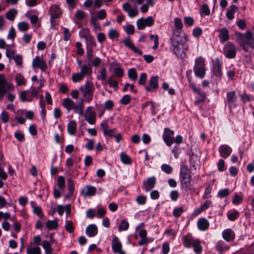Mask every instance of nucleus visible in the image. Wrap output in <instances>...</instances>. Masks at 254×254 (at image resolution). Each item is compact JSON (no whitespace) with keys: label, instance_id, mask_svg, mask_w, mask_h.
I'll return each mask as SVG.
<instances>
[{"label":"nucleus","instance_id":"f257e3e1","mask_svg":"<svg viewBox=\"0 0 254 254\" xmlns=\"http://www.w3.org/2000/svg\"><path fill=\"white\" fill-rule=\"evenodd\" d=\"M171 41L175 54L180 58H183L188 48L186 44L187 37L185 34L183 32L173 31Z\"/></svg>","mask_w":254,"mask_h":254},{"label":"nucleus","instance_id":"f03ea898","mask_svg":"<svg viewBox=\"0 0 254 254\" xmlns=\"http://www.w3.org/2000/svg\"><path fill=\"white\" fill-rule=\"evenodd\" d=\"M235 36L240 45L245 51H248V48L247 46L252 49L254 48L253 34L250 31H247L245 34L236 32L235 33Z\"/></svg>","mask_w":254,"mask_h":254},{"label":"nucleus","instance_id":"7ed1b4c3","mask_svg":"<svg viewBox=\"0 0 254 254\" xmlns=\"http://www.w3.org/2000/svg\"><path fill=\"white\" fill-rule=\"evenodd\" d=\"M180 175L182 188L186 190L190 189L191 187V177L187 165H183L181 166Z\"/></svg>","mask_w":254,"mask_h":254},{"label":"nucleus","instance_id":"20e7f679","mask_svg":"<svg viewBox=\"0 0 254 254\" xmlns=\"http://www.w3.org/2000/svg\"><path fill=\"white\" fill-rule=\"evenodd\" d=\"M195 75L200 78H202L205 74V64L204 60L201 58L195 60V64L193 67Z\"/></svg>","mask_w":254,"mask_h":254},{"label":"nucleus","instance_id":"39448f33","mask_svg":"<svg viewBox=\"0 0 254 254\" xmlns=\"http://www.w3.org/2000/svg\"><path fill=\"white\" fill-rule=\"evenodd\" d=\"M82 92L85 100L87 102H90L92 100L94 87L91 81H87L84 86H81L79 88Z\"/></svg>","mask_w":254,"mask_h":254},{"label":"nucleus","instance_id":"423d86ee","mask_svg":"<svg viewBox=\"0 0 254 254\" xmlns=\"http://www.w3.org/2000/svg\"><path fill=\"white\" fill-rule=\"evenodd\" d=\"M223 53L229 59L235 58L236 53V48L232 43H227L224 47Z\"/></svg>","mask_w":254,"mask_h":254},{"label":"nucleus","instance_id":"0eeeda50","mask_svg":"<svg viewBox=\"0 0 254 254\" xmlns=\"http://www.w3.org/2000/svg\"><path fill=\"white\" fill-rule=\"evenodd\" d=\"M174 134L173 130H171L169 128H165L163 134V138L164 142L168 146H170L174 142Z\"/></svg>","mask_w":254,"mask_h":254},{"label":"nucleus","instance_id":"6e6552de","mask_svg":"<svg viewBox=\"0 0 254 254\" xmlns=\"http://www.w3.org/2000/svg\"><path fill=\"white\" fill-rule=\"evenodd\" d=\"M85 120L90 125H93L96 122V113L92 110V107H88L84 114Z\"/></svg>","mask_w":254,"mask_h":254},{"label":"nucleus","instance_id":"1a4fd4ad","mask_svg":"<svg viewBox=\"0 0 254 254\" xmlns=\"http://www.w3.org/2000/svg\"><path fill=\"white\" fill-rule=\"evenodd\" d=\"M122 245L118 237L115 236L112 240V249L114 253L118 254H125V252L122 250Z\"/></svg>","mask_w":254,"mask_h":254},{"label":"nucleus","instance_id":"9d476101","mask_svg":"<svg viewBox=\"0 0 254 254\" xmlns=\"http://www.w3.org/2000/svg\"><path fill=\"white\" fill-rule=\"evenodd\" d=\"M159 77L157 76H152L149 81V86L145 87L147 91H154L157 90L159 87L158 84Z\"/></svg>","mask_w":254,"mask_h":254},{"label":"nucleus","instance_id":"9b49d317","mask_svg":"<svg viewBox=\"0 0 254 254\" xmlns=\"http://www.w3.org/2000/svg\"><path fill=\"white\" fill-rule=\"evenodd\" d=\"M32 66L33 67L39 68L43 71H45L47 68L45 62L38 56L33 60Z\"/></svg>","mask_w":254,"mask_h":254},{"label":"nucleus","instance_id":"f8f14e48","mask_svg":"<svg viewBox=\"0 0 254 254\" xmlns=\"http://www.w3.org/2000/svg\"><path fill=\"white\" fill-rule=\"evenodd\" d=\"M123 9L127 12L129 16L133 17L136 16L138 13V11L136 7L132 8L131 4L129 2H126L123 5Z\"/></svg>","mask_w":254,"mask_h":254},{"label":"nucleus","instance_id":"ddd939ff","mask_svg":"<svg viewBox=\"0 0 254 254\" xmlns=\"http://www.w3.org/2000/svg\"><path fill=\"white\" fill-rule=\"evenodd\" d=\"M156 180L154 177L148 178L146 180L143 181V186L145 190L149 191L153 189L156 184Z\"/></svg>","mask_w":254,"mask_h":254},{"label":"nucleus","instance_id":"4468645a","mask_svg":"<svg viewBox=\"0 0 254 254\" xmlns=\"http://www.w3.org/2000/svg\"><path fill=\"white\" fill-rule=\"evenodd\" d=\"M232 151V149L227 145H221L219 148L220 156L224 158L229 157Z\"/></svg>","mask_w":254,"mask_h":254},{"label":"nucleus","instance_id":"2eb2a0df","mask_svg":"<svg viewBox=\"0 0 254 254\" xmlns=\"http://www.w3.org/2000/svg\"><path fill=\"white\" fill-rule=\"evenodd\" d=\"M123 42L127 47L131 49L135 53L138 54L139 55H142V52L141 51L138 50L135 47L133 43L131 41L129 37L125 38Z\"/></svg>","mask_w":254,"mask_h":254},{"label":"nucleus","instance_id":"dca6fc26","mask_svg":"<svg viewBox=\"0 0 254 254\" xmlns=\"http://www.w3.org/2000/svg\"><path fill=\"white\" fill-rule=\"evenodd\" d=\"M96 191V189L95 187L86 186L85 188L82 190L81 193L84 196L94 195Z\"/></svg>","mask_w":254,"mask_h":254},{"label":"nucleus","instance_id":"f3484780","mask_svg":"<svg viewBox=\"0 0 254 254\" xmlns=\"http://www.w3.org/2000/svg\"><path fill=\"white\" fill-rule=\"evenodd\" d=\"M223 238L228 242L232 241L235 238L234 232L230 229L225 230L222 233Z\"/></svg>","mask_w":254,"mask_h":254},{"label":"nucleus","instance_id":"a211bd4d","mask_svg":"<svg viewBox=\"0 0 254 254\" xmlns=\"http://www.w3.org/2000/svg\"><path fill=\"white\" fill-rule=\"evenodd\" d=\"M98 229L94 224L88 225L86 229V233L90 237H94L97 234Z\"/></svg>","mask_w":254,"mask_h":254},{"label":"nucleus","instance_id":"6ab92c4d","mask_svg":"<svg viewBox=\"0 0 254 254\" xmlns=\"http://www.w3.org/2000/svg\"><path fill=\"white\" fill-rule=\"evenodd\" d=\"M197 226L199 230L204 231L207 230L209 226L208 221L204 218H201L197 221Z\"/></svg>","mask_w":254,"mask_h":254},{"label":"nucleus","instance_id":"aec40b11","mask_svg":"<svg viewBox=\"0 0 254 254\" xmlns=\"http://www.w3.org/2000/svg\"><path fill=\"white\" fill-rule=\"evenodd\" d=\"M49 13L51 17L59 18L62 12L60 8L57 5H53L49 9Z\"/></svg>","mask_w":254,"mask_h":254},{"label":"nucleus","instance_id":"412c9836","mask_svg":"<svg viewBox=\"0 0 254 254\" xmlns=\"http://www.w3.org/2000/svg\"><path fill=\"white\" fill-rule=\"evenodd\" d=\"M62 104L68 111H70L74 108L76 105L75 103L69 98L64 99Z\"/></svg>","mask_w":254,"mask_h":254},{"label":"nucleus","instance_id":"4be33fe9","mask_svg":"<svg viewBox=\"0 0 254 254\" xmlns=\"http://www.w3.org/2000/svg\"><path fill=\"white\" fill-rule=\"evenodd\" d=\"M219 36L221 42H224L227 41L229 38L228 30L226 28L220 29Z\"/></svg>","mask_w":254,"mask_h":254},{"label":"nucleus","instance_id":"5701e85b","mask_svg":"<svg viewBox=\"0 0 254 254\" xmlns=\"http://www.w3.org/2000/svg\"><path fill=\"white\" fill-rule=\"evenodd\" d=\"M213 72L214 75L218 77L222 75L221 65L219 62H216L213 66Z\"/></svg>","mask_w":254,"mask_h":254},{"label":"nucleus","instance_id":"b1692460","mask_svg":"<svg viewBox=\"0 0 254 254\" xmlns=\"http://www.w3.org/2000/svg\"><path fill=\"white\" fill-rule=\"evenodd\" d=\"M76 130V123L72 120L69 122L67 126V131L71 135L75 134Z\"/></svg>","mask_w":254,"mask_h":254},{"label":"nucleus","instance_id":"393cba45","mask_svg":"<svg viewBox=\"0 0 254 254\" xmlns=\"http://www.w3.org/2000/svg\"><path fill=\"white\" fill-rule=\"evenodd\" d=\"M194 248V252L199 254L202 252V248L200 246V241L198 239H195L193 241V243L192 245Z\"/></svg>","mask_w":254,"mask_h":254},{"label":"nucleus","instance_id":"a878e982","mask_svg":"<svg viewBox=\"0 0 254 254\" xmlns=\"http://www.w3.org/2000/svg\"><path fill=\"white\" fill-rule=\"evenodd\" d=\"M183 240L184 246L190 248L193 243V241L194 240L190 236L188 235L183 237Z\"/></svg>","mask_w":254,"mask_h":254},{"label":"nucleus","instance_id":"bb28decb","mask_svg":"<svg viewBox=\"0 0 254 254\" xmlns=\"http://www.w3.org/2000/svg\"><path fill=\"white\" fill-rule=\"evenodd\" d=\"M175 29L173 30V31L183 32V24L181 20L179 18H176L175 19Z\"/></svg>","mask_w":254,"mask_h":254},{"label":"nucleus","instance_id":"cd10ccee","mask_svg":"<svg viewBox=\"0 0 254 254\" xmlns=\"http://www.w3.org/2000/svg\"><path fill=\"white\" fill-rule=\"evenodd\" d=\"M227 246L224 245V242L222 241L218 242L216 246V249L220 254H222L224 252L229 249Z\"/></svg>","mask_w":254,"mask_h":254},{"label":"nucleus","instance_id":"c85d7f7f","mask_svg":"<svg viewBox=\"0 0 254 254\" xmlns=\"http://www.w3.org/2000/svg\"><path fill=\"white\" fill-rule=\"evenodd\" d=\"M17 12V11L15 9H11L6 13L5 16L8 20L13 21Z\"/></svg>","mask_w":254,"mask_h":254},{"label":"nucleus","instance_id":"c756f323","mask_svg":"<svg viewBox=\"0 0 254 254\" xmlns=\"http://www.w3.org/2000/svg\"><path fill=\"white\" fill-rule=\"evenodd\" d=\"M227 102L234 104L236 101L237 97L235 91L229 92L227 93Z\"/></svg>","mask_w":254,"mask_h":254},{"label":"nucleus","instance_id":"7c9ffc66","mask_svg":"<svg viewBox=\"0 0 254 254\" xmlns=\"http://www.w3.org/2000/svg\"><path fill=\"white\" fill-rule=\"evenodd\" d=\"M31 204L33 206L34 213L37 215L38 216H39V217H40V218H42L44 215L41 207L39 206L34 205V204H35V203L34 202L32 201Z\"/></svg>","mask_w":254,"mask_h":254},{"label":"nucleus","instance_id":"2f4dec72","mask_svg":"<svg viewBox=\"0 0 254 254\" xmlns=\"http://www.w3.org/2000/svg\"><path fill=\"white\" fill-rule=\"evenodd\" d=\"M58 224L56 220H48L46 223V227L49 230L56 229L58 228Z\"/></svg>","mask_w":254,"mask_h":254},{"label":"nucleus","instance_id":"473e14b6","mask_svg":"<svg viewBox=\"0 0 254 254\" xmlns=\"http://www.w3.org/2000/svg\"><path fill=\"white\" fill-rule=\"evenodd\" d=\"M127 75L130 79L132 81H135L137 78V74L135 69L133 68H130L127 72Z\"/></svg>","mask_w":254,"mask_h":254},{"label":"nucleus","instance_id":"72a5a7b5","mask_svg":"<svg viewBox=\"0 0 254 254\" xmlns=\"http://www.w3.org/2000/svg\"><path fill=\"white\" fill-rule=\"evenodd\" d=\"M199 157L196 155H194L193 153L191 155H190V161L191 164V166L194 168V169L195 170V165L197 164V163L199 162Z\"/></svg>","mask_w":254,"mask_h":254},{"label":"nucleus","instance_id":"f704fd0d","mask_svg":"<svg viewBox=\"0 0 254 254\" xmlns=\"http://www.w3.org/2000/svg\"><path fill=\"white\" fill-rule=\"evenodd\" d=\"M121 159L122 162L126 164H130L131 163L130 158L126 153L122 152L121 153Z\"/></svg>","mask_w":254,"mask_h":254},{"label":"nucleus","instance_id":"c9c22d12","mask_svg":"<svg viewBox=\"0 0 254 254\" xmlns=\"http://www.w3.org/2000/svg\"><path fill=\"white\" fill-rule=\"evenodd\" d=\"M42 247L45 250L47 254H51L53 252V249L51 247V245L47 241H43Z\"/></svg>","mask_w":254,"mask_h":254},{"label":"nucleus","instance_id":"e433bc0d","mask_svg":"<svg viewBox=\"0 0 254 254\" xmlns=\"http://www.w3.org/2000/svg\"><path fill=\"white\" fill-rule=\"evenodd\" d=\"M84 77V76L83 75V73H81L80 72L73 74L72 75V79L74 82H76L82 80Z\"/></svg>","mask_w":254,"mask_h":254},{"label":"nucleus","instance_id":"4c0bfd02","mask_svg":"<svg viewBox=\"0 0 254 254\" xmlns=\"http://www.w3.org/2000/svg\"><path fill=\"white\" fill-rule=\"evenodd\" d=\"M65 229L69 233H72L74 231V227L71 220L66 221L65 225Z\"/></svg>","mask_w":254,"mask_h":254},{"label":"nucleus","instance_id":"58836bf2","mask_svg":"<svg viewBox=\"0 0 254 254\" xmlns=\"http://www.w3.org/2000/svg\"><path fill=\"white\" fill-rule=\"evenodd\" d=\"M27 254H41V250L39 247H33L27 249Z\"/></svg>","mask_w":254,"mask_h":254},{"label":"nucleus","instance_id":"ea45409f","mask_svg":"<svg viewBox=\"0 0 254 254\" xmlns=\"http://www.w3.org/2000/svg\"><path fill=\"white\" fill-rule=\"evenodd\" d=\"M58 185L60 189L62 190L65 187V180L63 176H59L57 180Z\"/></svg>","mask_w":254,"mask_h":254},{"label":"nucleus","instance_id":"a19ab883","mask_svg":"<svg viewBox=\"0 0 254 254\" xmlns=\"http://www.w3.org/2000/svg\"><path fill=\"white\" fill-rule=\"evenodd\" d=\"M18 27L19 30L26 31L29 29V25L26 22H21L18 23Z\"/></svg>","mask_w":254,"mask_h":254},{"label":"nucleus","instance_id":"79ce46f5","mask_svg":"<svg viewBox=\"0 0 254 254\" xmlns=\"http://www.w3.org/2000/svg\"><path fill=\"white\" fill-rule=\"evenodd\" d=\"M82 102V100H81L80 104L78 106L75 105L74 108L73 109L76 113L80 115H83V114Z\"/></svg>","mask_w":254,"mask_h":254},{"label":"nucleus","instance_id":"37998d69","mask_svg":"<svg viewBox=\"0 0 254 254\" xmlns=\"http://www.w3.org/2000/svg\"><path fill=\"white\" fill-rule=\"evenodd\" d=\"M15 79L18 85H23L25 84V80L20 74L16 75Z\"/></svg>","mask_w":254,"mask_h":254},{"label":"nucleus","instance_id":"c03bdc74","mask_svg":"<svg viewBox=\"0 0 254 254\" xmlns=\"http://www.w3.org/2000/svg\"><path fill=\"white\" fill-rule=\"evenodd\" d=\"M200 13H203L205 15L210 14V10L207 4H203L200 9Z\"/></svg>","mask_w":254,"mask_h":254},{"label":"nucleus","instance_id":"a18cd8bd","mask_svg":"<svg viewBox=\"0 0 254 254\" xmlns=\"http://www.w3.org/2000/svg\"><path fill=\"white\" fill-rule=\"evenodd\" d=\"M124 75V70L121 67L116 68L114 70V74H113L112 77H114L115 76L121 77Z\"/></svg>","mask_w":254,"mask_h":254},{"label":"nucleus","instance_id":"49530a36","mask_svg":"<svg viewBox=\"0 0 254 254\" xmlns=\"http://www.w3.org/2000/svg\"><path fill=\"white\" fill-rule=\"evenodd\" d=\"M150 39L154 40V45L153 47V49L155 50L158 47L159 45V37L158 35H150Z\"/></svg>","mask_w":254,"mask_h":254},{"label":"nucleus","instance_id":"de8ad7c7","mask_svg":"<svg viewBox=\"0 0 254 254\" xmlns=\"http://www.w3.org/2000/svg\"><path fill=\"white\" fill-rule=\"evenodd\" d=\"M85 15L86 13L84 11L81 10H79L76 11L75 14V17L76 19L78 20H82L85 18Z\"/></svg>","mask_w":254,"mask_h":254},{"label":"nucleus","instance_id":"09e8293b","mask_svg":"<svg viewBox=\"0 0 254 254\" xmlns=\"http://www.w3.org/2000/svg\"><path fill=\"white\" fill-rule=\"evenodd\" d=\"M90 66V65L89 66L83 65L81 67L80 72L83 73L84 76L85 74L90 73L91 72Z\"/></svg>","mask_w":254,"mask_h":254},{"label":"nucleus","instance_id":"8fccbe9b","mask_svg":"<svg viewBox=\"0 0 254 254\" xmlns=\"http://www.w3.org/2000/svg\"><path fill=\"white\" fill-rule=\"evenodd\" d=\"M161 169L163 172L168 174L171 173L173 171L172 167L165 164L161 166Z\"/></svg>","mask_w":254,"mask_h":254},{"label":"nucleus","instance_id":"3c124183","mask_svg":"<svg viewBox=\"0 0 254 254\" xmlns=\"http://www.w3.org/2000/svg\"><path fill=\"white\" fill-rule=\"evenodd\" d=\"M6 80L3 74H0V89H6Z\"/></svg>","mask_w":254,"mask_h":254},{"label":"nucleus","instance_id":"603ef678","mask_svg":"<svg viewBox=\"0 0 254 254\" xmlns=\"http://www.w3.org/2000/svg\"><path fill=\"white\" fill-rule=\"evenodd\" d=\"M239 216V212L235 210L233 213H230L228 216V219L231 221H234L236 220Z\"/></svg>","mask_w":254,"mask_h":254},{"label":"nucleus","instance_id":"864d4df0","mask_svg":"<svg viewBox=\"0 0 254 254\" xmlns=\"http://www.w3.org/2000/svg\"><path fill=\"white\" fill-rule=\"evenodd\" d=\"M129 227V224L126 222L125 220H122L121 221V225L119 226V230H127Z\"/></svg>","mask_w":254,"mask_h":254},{"label":"nucleus","instance_id":"5fc2aeb1","mask_svg":"<svg viewBox=\"0 0 254 254\" xmlns=\"http://www.w3.org/2000/svg\"><path fill=\"white\" fill-rule=\"evenodd\" d=\"M97 18L96 17L92 16L91 17V23L94 26L95 28L101 30V26L100 24L97 22Z\"/></svg>","mask_w":254,"mask_h":254},{"label":"nucleus","instance_id":"6e6d98bb","mask_svg":"<svg viewBox=\"0 0 254 254\" xmlns=\"http://www.w3.org/2000/svg\"><path fill=\"white\" fill-rule=\"evenodd\" d=\"M0 119L4 123H6L8 121L9 116L6 111H4L2 112L0 115Z\"/></svg>","mask_w":254,"mask_h":254},{"label":"nucleus","instance_id":"4d7b16f0","mask_svg":"<svg viewBox=\"0 0 254 254\" xmlns=\"http://www.w3.org/2000/svg\"><path fill=\"white\" fill-rule=\"evenodd\" d=\"M146 197L144 195H139L136 198V202L140 205L144 204L146 202Z\"/></svg>","mask_w":254,"mask_h":254},{"label":"nucleus","instance_id":"13d9d810","mask_svg":"<svg viewBox=\"0 0 254 254\" xmlns=\"http://www.w3.org/2000/svg\"><path fill=\"white\" fill-rule=\"evenodd\" d=\"M147 75L145 73H142L139 77V79L138 81V83L140 85H145L146 81Z\"/></svg>","mask_w":254,"mask_h":254},{"label":"nucleus","instance_id":"bf43d9fd","mask_svg":"<svg viewBox=\"0 0 254 254\" xmlns=\"http://www.w3.org/2000/svg\"><path fill=\"white\" fill-rule=\"evenodd\" d=\"M143 21L144 18H140L137 21V26L138 29L142 30L146 26Z\"/></svg>","mask_w":254,"mask_h":254},{"label":"nucleus","instance_id":"052dcab7","mask_svg":"<svg viewBox=\"0 0 254 254\" xmlns=\"http://www.w3.org/2000/svg\"><path fill=\"white\" fill-rule=\"evenodd\" d=\"M229 193V190L228 189L220 190L218 193V196L220 197H224L227 196Z\"/></svg>","mask_w":254,"mask_h":254},{"label":"nucleus","instance_id":"680f3d73","mask_svg":"<svg viewBox=\"0 0 254 254\" xmlns=\"http://www.w3.org/2000/svg\"><path fill=\"white\" fill-rule=\"evenodd\" d=\"M183 212V208L182 207L176 208L173 211V215L176 217L181 216Z\"/></svg>","mask_w":254,"mask_h":254},{"label":"nucleus","instance_id":"e2e57ef3","mask_svg":"<svg viewBox=\"0 0 254 254\" xmlns=\"http://www.w3.org/2000/svg\"><path fill=\"white\" fill-rule=\"evenodd\" d=\"M130 102V97L128 95H124L121 100V103L124 105H127Z\"/></svg>","mask_w":254,"mask_h":254},{"label":"nucleus","instance_id":"0e129e2a","mask_svg":"<svg viewBox=\"0 0 254 254\" xmlns=\"http://www.w3.org/2000/svg\"><path fill=\"white\" fill-rule=\"evenodd\" d=\"M145 24L147 26H151L154 24V19L151 16L148 17L146 18H144Z\"/></svg>","mask_w":254,"mask_h":254},{"label":"nucleus","instance_id":"69168bd1","mask_svg":"<svg viewBox=\"0 0 254 254\" xmlns=\"http://www.w3.org/2000/svg\"><path fill=\"white\" fill-rule=\"evenodd\" d=\"M106 12L105 10L102 9L97 12L96 18L99 19H104L106 17Z\"/></svg>","mask_w":254,"mask_h":254},{"label":"nucleus","instance_id":"338daca9","mask_svg":"<svg viewBox=\"0 0 254 254\" xmlns=\"http://www.w3.org/2000/svg\"><path fill=\"white\" fill-rule=\"evenodd\" d=\"M108 35L110 38L112 39H113L114 38L118 37L119 36V34L115 29L110 30V31L109 32Z\"/></svg>","mask_w":254,"mask_h":254},{"label":"nucleus","instance_id":"774afa93","mask_svg":"<svg viewBox=\"0 0 254 254\" xmlns=\"http://www.w3.org/2000/svg\"><path fill=\"white\" fill-rule=\"evenodd\" d=\"M202 31L201 29L200 28L197 27L193 30L192 34L194 37L198 38L202 34Z\"/></svg>","mask_w":254,"mask_h":254}]
</instances>
